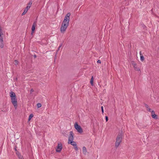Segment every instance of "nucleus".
<instances>
[{"instance_id": "obj_1", "label": "nucleus", "mask_w": 159, "mask_h": 159, "mask_svg": "<svg viewBox=\"0 0 159 159\" xmlns=\"http://www.w3.org/2000/svg\"><path fill=\"white\" fill-rule=\"evenodd\" d=\"M10 95L11 102L15 109H16L17 107V102L16 95L13 91H11L10 93Z\"/></svg>"}, {"instance_id": "obj_2", "label": "nucleus", "mask_w": 159, "mask_h": 159, "mask_svg": "<svg viewBox=\"0 0 159 159\" xmlns=\"http://www.w3.org/2000/svg\"><path fill=\"white\" fill-rule=\"evenodd\" d=\"M123 134V132L121 131L120 132H119L116 137V142L115 144V146L116 148H117L120 143L121 142L122 140V136Z\"/></svg>"}, {"instance_id": "obj_3", "label": "nucleus", "mask_w": 159, "mask_h": 159, "mask_svg": "<svg viewBox=\"0 0 159 159\" xmlns=\"http://www.w3.org/2000/svg\"><path fill=\"white\" fill-rule=\"evenodd\" d=\"M74 134L73 133L72 131H71L70 132V136L69 137L68 143L69 144H70L71 145L74 146L77 144L75 142L73 141L74 139Z\"/></svg>"}, {"instance_id": "obj_4", "label": "nucleus", "mask_w": 159, "mask_h": 159, "mask_svg": "<svg viewBox=\"0 0 159 159\" xmlns=\"http://www.w3.org/2000/svg\"><path fill=\"white\" fill-rule=\"evenodd\" d=\"M74 127L78 133L81 134L83 132L82 128L80 125L78 124L77 122L75 123L74 125Z\"/></svg>"}, {"instance_id": "obj_5", "label": "nucleus", "mask_w": 159, "mask_h": 159, "mask_svg": "<svg viewBox=\"0 0 159 159\" xmlns=\"http://www.w3.org/2000/svg\"><path fill=\"white\" fill-rule=\"evenodd\" d=\"M62 148V144L59 143L58 144L56 148V151L57 152H60Z\"/></svg>"}, {"instance_id": "obj_6", "label": "nucleus", "mask_w": 159, "mask_h": 159, "mask_svg": "<svg viewBox=\"0 0 159 159\" xmlns=\"http://www.w3.org/2000/svg\"><path fill=\"white\" fill-rule=\"evenodd\" d=\"M70 15L71 14L70 13H68L65 16L64 20L63 21L69 23L70 19Z\"/></svg>"}, {"instance_id": "obj_7", "label": "nucleus", "mask_w": 159, "mask_h": 159, "mask_svg": "<svg viewBox=\"0 0 159 159\" xmlns=\"http://www.w3.org/2000/svg\"><path fill=\"white\" fill-rule=\"evenodd\" d=\"M37 23V21L35 20V21H34V22L33 23V24L32 25V28H31V34L32 35H33V33H34L35 31V27L36 26Z\"/></svg>"}, {"instance_id": "obj_8", "label": "nucleus", "mask_w": 159, "mask_h": 159, "mask_svg": "<svg viewBox=\"0 0 159 159\" xmlns=\"http://www.w3.org/2000/svg\"><path fill=\"white\" fill-rule=\"evenodd\" d=\"M151 116L154 119H157V115L155 114V112L154 110L152 111H151Z\"/></svg>"}, {"instance_id": "obj_9", "label": "nucleus", "mask_w": 159, "mask_h": 159, "mask_svg": "<svg viewBox=\"0 0 159 159\" xmlns=\"http://www.w3.org/2000/svg\"><path fill=\"white\" fill-rule=\"evenodd\" d=\"M67 28V27H65L61 25L60 28L61 32V33H64L65 32Z\"/></svg>"}, {"instance_id": "obj_10", "label": "nucleus", "mask_w": 159, "mask_h": 159, "mask_svg": "<svg viewBox=\"0 0 159 159\" xmlns=\"http://www.w3.org/2000/svg\"><path fill=\"white\" fill-rule=\"evenodd\" d=\"M69 25V23L63 21L61 25L63 26L67 27Z\"/></svg>"}, {"instance_id": "obj_11", "label": "nucleus", "mask_w": 159, "mask_h": 159, "mask_svg": "<svg viewBox=\"0 0 159 159\" xmlns=\"http://www.w3.org/2000/svg\"><path fill=\"white\" fill-rule=\"evenodd\" d=\"M140 55L141 61H143L144 59V58L143 56V55L142 54L141 51L140 52Z\"/></svg>"}, {"instance_id": "obj_12", "label": "nucleus", "mask_w": 159, "mask_h": 159, "mask_svg": "<svg viewBox=\"0 0 159 159\" xmlns=\"http://www.w3.org/2000/svg\"><path fill=\"white\" fill-rule=\"evenodd\" d=\"M16 154L17 155L19 159H20V158H22V156L21 155L19 151H17V152H16Z\"/></svg>"}, {"instance_id": "obj_13", "label": "nucleus", "mask_w": 159, "mask_h": 159, "mask_svg": "<svg viewBox=\"0 0 159 159\" xmlns=\"http://www.w3.org/2000/svg\"><path fill=\"white\" fill-rule=\"evenodd\" d=\"M90 83L92 86H93L94 85L93 77V76H92V77L91 78L90 81Z\"/></svg>"}, {"instance_id": "obj_14", "label": "nucleus", "mask_w": 159, "mask_h": 159, "mask_svg": "<svg viewBox=\"0 0 159 159\" xmlns=\"http://www.w3.org/2000/svg\"><path fill=\"white\" fill-rule=\"evenodd\" d=\"M83 153L84 154H86V153L87 152L86 149V148L85 147H83Z\"/></svg>"}, {"instance_id": "obj_15", "label": "nucleus", "mask_w": 159, "mask_h": 159, "mask_svg": "<svg viewBox=\"0 0 159 159\" xmlns=\"http://www.w3.org/2000/svg\"><path fill=\"white\" fill-rule=\"evenodd\" d=\"M3 41L2 40V41L0 40V47L1 48H2L3 47L4 45L3 43Z\"/></svg>"}, {"instance_id": "obj_16", "label": "nucleus", "mask_w": 159, "mask_h": 159, "mask_svg": "<svg viewBox=\"0 0 159 159\" xmlns=\"http://www.w3.org/2000/svg\"><path fill=\"white\" fill-rule=\"evenodd\" d=\"M34 115L33 114H31L29 116V117L28 118V121H30L32 118L33 117Z\"/></svg>"}, {"instance_id": "obj_17", "label": "nucleus", "mask_w": 159, "mask_h": 159, "mask_svg": "<svg viewBox=\"0 0 159 159\" xmlns=\"http://www.w3.org/2000/svg\"><path fill=\"white\" fill-rule=\"evenodd\" d=\"M2 35H3V34L0 33V40L2 41V40H3V37L2 36Z\"/></svg>"}, {"instance_id": "obj_18", "label": "nucleus", "mask_w": 159, "mask_h": 159, "mask_svg": "<svg viewBox=\"0 0 159 159\" xmlns=\"http://www.w3.org/2000/svg\"><path fill=\"white\" fill-rule=\"evenodd\" d=\"M131 64L133 66L134 65L136 66V64L135 62L134 61H131Z\"/></svg>"}, {"instance_id": "obj_19", "label": "nucleus", "mask_w": 159, "mask_h": 159, "mask_svg": "<svg viewBox=\"0 0 159 159\" xmlns=\"http://www.w3.org/2000/svg\"><path fill=\"white\" fill-rule=\"evenodd\" d=\"M37 107L38 108L42 106V104L40 103H38L37 104Z\"/></svg>"}, {"instance_id": "obj_20", "label": "nucleus", "mask_w": 159, "mask_h": 159, "mask_svg": "<svg viewBox=\"0 0 159 159\" xmlns=\"http://www.w3.org/2000/svg\"><path fill=\"white\" fill-rule=\"evenodd\" d=\"M27 11L25 9L24 10V12L22 14V16L24 15L27 12Z\"/></svg>"}, {"instance_id": "obj_21", "label": "nucleus", "mask_w": 159, "mask_h": 159, "mask_svg": "<svg viewBox=\"0 0 159 159\" xmlns=\"http://www.w3.org/2000/svg\"><path fill=\"white\" fill-rule=\"evenodd\" d=\"M32 0H30L29 2L28 3V5L29 6H31V5H32Z\"/></svg>"}, {"instance_id": "obj_22", "label": "nucleus", "mask_w": 159, "mask_h": 159, "mask_svg": "<svg viewBox=\"0 0 159 159\" xmlns=\"http://www.w3.org/2000/svg\"><path fill=\"white\" fill-rule=\"evenodd\" d=\"M74 146V148L75 151H77L78 149V147L77 146V144L76 145H75Z\"/></svg>"}, {"instance_id": "obj_23", "label": "nucleus", "mask_w": 159, "mask_h": 159, "mask_svg": "<svg viewBox=\"0 0 159 159\" xmlns=\"http://www.w3.org/2000/svg\"><path fill=\"white\" fill-rule=\"evenodd\" d=\"M18 63L19 62L17 60H15L14 63L15 65H17L18 64Z\"/></svg>"}, {"instance_id": "obj_24", "label": "nucleus", "mask_w": 159, "mask_h": 159, "mask_svg": "<svg viewBox=\"0 0 159 159\" xmlns=\"http://www.w3.org/2000/svg\"><path fill=\"white\" fill-rule=\"evenodd\" d=\"M141 25L142 26V27H143V29H145L146 28H147V27L145 25H144V24L142 23L141 24Z\"/></svg>"}, {"instance_id": "obj_25", "label": "nucleus", "mask_w": 159, "mask_h": 159, "mask_svg": "<svg viewBox=\"0 0 159 159\" xmlns=\"http://www.w3.org/2000/svg\"><path fill=\"white\" fill-rule=\"evenodd\" d=\"M134 70L137 71H140V68L138 67H134Z\"/></svg>"}, {"instance_id": "obj_26", "label": "nucleus", "mask_w": 159, "mask_h": 159, "mask_svg": "<svg viewBox=\"0 0 159 159\" xmlns=\"http://www.w3.org/2000/svg\"><path fill=\"white\" fill-rule=\"evenodd\" d=\"M30 6H29L28 5L25 8V9L27 11L28 10V9L30 8Z\"/></svg>"}, {"instance_id": "obj_27", "label": "nucleus", "mask_w": 159, "mask_h": 159, "mask_svg": "<svg viewBox=\"0 0 159 159\" xmlns=\"http://www.w3.org/2000/svg\"><path fill=\"white\" fill-rule=\"evenodd\" d=\"M145 107L147 109H148L149 107V106L146 104H144Z\"/></svg>"}, {"instance_id": "obj_28", "label": "nucleus", "mask_w": 159, "mask_h": 159, "mask_svg": "<svg viewBox=\"0 0 159 159\" xmlns=\"http://www.w3.org/2000/svg\"><path fill=\"white\" fill-rule=\"evenodd\" d=\"M101 110H102V114H103V113L104 112L103 106H101Z\"/></svg>"}, {"instance_id": "obj_29", "label": "nucleus", "mask_w": 159, "mask_h": 159, "mask_svg": "<svg viewBox=\"0 0 159 159\" xmlns=\"http://www.w3.org/2000/svg\"><path fill=\"white\" fill-rule=\"evenodd\" d=\"M105 119L106 122L108 120V117L107 116H105Z\"/></svg>"}, {"instance_id": "obj_30", "label": "nucleus", "mask_w": 159, "mask_h": 159, "mask_svg": "<svg viewBox=\"0 0 159 159\" xmlns=\"http://www.w3.org/2000/svg\"><path fill=\"white\" fill-rule=\"evenodd\" d=\"M14 149L15 151H16V152H17V151H18L17 149V146H15Z\"/></svg>"}, {"instance_id": "obj_31", "label": "nucleus", "mask_w": 159, "mask_h": 159, "mask_svg": "<svg viewBox=\"0 0 159 159\" xmlns=\"http://www.w3.org/2000/svg\"><path fill=\"white\" fill-rule=\"evenodd\" d=\"M147 110L148 111L151 112V111H152L151 109L150 108H149L148 109H147Z\"/></svg>"}, {"instance_id": "obj_32", "label": "nucleus", "mask_w": 159, "mask_h": 159, "mask_svg": "<svg viewBox=\"0 0 159 159\" xmlns=\"http://www.w3.org/2000/svg\"><path fill=\"white\" fill-rule=\"evenodd\" d=\"M98 63H101V61L100 60H98L97 61Z\"/></svg>"}, {"instance_id": "obj_33", "label": "nucleus", "mask_w": 159, "mask_h": 159, "mask_svg": "<svg viewBox=\"0 0 159 159\" xmlns=\"http://www.w3.org/2000/svg\"><path fill=\"white\" fill-rule=\"evenodd\" d=\"M34 91V90L32 89L31 90H30V92L31 93V92H33Z\"/></svg>"}, {"instance_id": "obj_34", "label": "nucleus", "mask_w": 159, "mask_h": 159, "mask_svg": "<svg viewBox=\"0 0 159 159\" xmlns=\"http://www.w3.org/2000/svg\"><path fill=\"white\" fill-rule=\"evenodd\" d=\"M62 45V43H61L60 46L59 47V48H60Z\"/></svg>"}, {"instance_id": "obj_35", "label": "nucleus", "mask_w": 159, "mask_h": 159, "mask_svg": "<svg viewBox=\"0 0 159 159\" xmlns=\"http://www.w3.org/2000/svg\"><path fill=\"white\" fill-rule=\"evenodd\" d=\"M34 58H35L37 57V56L36 55L34 54Z\"/></svg>"}, {"instance_id": "obj_36", "label": "nucleus", "mask_w": 159, "mask_h": 159, "mask_svg": "<svg viewBox=\"0 0 159 159\" xmlns=\"http://www.w3.org/2000/svg\"><path fill=\"white\" fill-rule=\"evenodd\" d=\"M59 49L60 48H58V49L57 50V52L59 50Z\"/></svg>"}, {"instance_id": "obj_37", "label": "nucleus", "mask_w": 159, "mask_h": 159, "mask_svg": "<svg viewBox=\"0 0 159 159\" xmlns=\"http://www.w3.org/2000/svg\"><path fill=\"white\" fill-rule=\"evenodd\" d=\"M57 53H56V55H55V59L56 58V55H57Z\"/></svg>"}, {"instance_id": "obj_38", "label": "nucleus", "mask_w": 159, "mask_h": 159, "mask_svg": "<svg viewBox=\"0 0 159 159\" xmlns=\"http://www.w3.org/2000/svg\"><path fill=\"white\" fill-rule=\"evenodd\" d=\"M134 66V67H137V66H135V65H134V66Z\"/></svg>"}, {"instance_id": "obj_39", "label": "nucleus", "mask_w": 159, "mask_h": 159, "mask_svg": "<svg viewBox=\"0 0 159 159\" xmlns=\"http://www.w3.org/2000/svg\"><path fill=\"white\" fill-rule=\"evenodd\" d=\"M146 127V126H143V128H145V127Z\"/></svg>"}, {"instance_id": "obj_40", "label": "nucleus", "mask_w": 159, "mask_h": 159, "mask_svg": "<svg viewBox=\"0 0 159 159\" xmlns=\"http://www.w3.org/2000/svg\"><path fill=\"white\" fill-rule=\"evenodd\" d=\"M20 159H24V158H23V157L22 156V158H20Z\"/></svg>"}, {"instance_id": "obj_41", "label": "nucleus", "mask_w": 159, "mask_h": 159, "mask_svg": "<svg viewBox=\"0 0 159 159\" xmlns=\"http://www.w3.org/2000/svg\"><path fill=\"white\" fill-rule=\"evenodd\" d=\"M16 80H17V78H16Z\"/></svg>"}, {"instance_id": "obj_42", "label": "nucleus", "mask_w": 159, "mask_h": 159, "mask_svg": "<svg viewBox=\"0 0 159 159\" xmlns=\"http://www.w3.org/2000/svg\"><path fill=\"white\" fill-rule=\"evenodd\" d=\"M128 0H125V1H127Z\"/></svg>"}]
</instances>
